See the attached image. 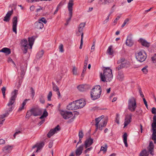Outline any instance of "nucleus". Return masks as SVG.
<instances>
[{
  "mask_svg": "<svg viewBox=\"0 0 156 156\" xmlns=\"http://www.w3.org/2000/svg\"><path fill=\"white\" fill-rule=\"evenodd\" d=\"M152 129L153 131L151 139L156 144V115H154L153 117V122L151 124Z\"/></svg>",
  "mask_w": 156,
  "mask_h": 156,
  "instance_id": "20e7f679",
  "label": "nucleus"
},
{
  "mask_svg": "<svg viewBox=\"0 0 156 156\" xmlns=\"http://www.w3.org/2000/svg\"><path fill=\"white\" fill-rule=\"evenodd\" d=\"M101 120V119L99 117H98V118L95 119V121L96 122V124L95 125L96 127V129H98V124Z\"/></svg>",
  "mask_w": 156,
  "mask_h": 156,
  "instance_id": "c9c22d12",
  "label": "nucleus"
},
{
  "mask_svg": "<svg viewBox=\"0 0 156 156\" xmlns=\"http://www.w3.org/2000/svg\"><path fill=\"white\" fill-rule=\"evenodd\" d=\"M147 66H146L144 67L142 69V71L145 74H147V72H148L147 69Z\"/></svg>",
  "mask_w": 156,
  "mask_h": 156,
  "instance_id": "09e8293b",
  "label": "nucleus"
},
{
  "mask_svg": "<svg viewBox=\"0 0 156 156\" xmlns=\"http://www.w3.org/2000/svg\"><path fill=\"white\" fill-rule=\"evenodd\" d=\"M48 115V113L46 110L44 111L42 115L40 117V119H42L44 117H46Z\"/></svg>",
  "mask_w": 156,
  "mask_h": 156,
  "instance_id": "58836bf2",
  "label": "nucleus"
},
{
  "mask_svg": "<svg viewBox=\"0 0 156 156\" xmlns=\"http://www.w3.org/2000/svg\"><path fill=\"white\" fill-rule=\"evenodd\" d=\"M100 77L102 81L110 82L113 78L112 70L109 68H105L103 73H101Z\"/></svg>",
  "mask_w": 156,
  "mask_h": 156,
  "instance_id": "f257e3e1",
  "label": "nucleus"
},
{
  "mask_svg": "<svg viewBox=\"0 0 156 156\" xmlns=\"http://www.w3.org/2000/svg\"><path fill=\"white\" fill-rule=\"evenodd\" d=\"M88 58L87 56H86L85 58V60H84V66H87V65L88 62Z\"/></svg>",
  "mask_w": 156,
  "mask_h": 156,
  "instance_id": "8fccbe9b",
  "label": "nucleus"
},
{
  "mask_svg": "<svg viewBox=\"0 0 156 156\" xmlns=\"http://www.w3.org/2000/svg\"><path fill=\"white\" fill-rule=\"evenodd\" d=\"M73 72L74 75H76L77 74V70L76 69L75 67V66H74L73 67Z\"/></svg>",
  "mask_w": 156,
  "mask_h": 156,
  "instance_id": "4d7b16f0",
  "label": "nucleus"
},
{
  "mask_svg": "<svg viewBox=\"0 0 156 156\" xmlns=\"http://www.w3.org/2000/svg\"><path fill=\"white\" fill-rule=\"evenodd\" d=\"M121 63L123 66V67H127L129 66V62L125 60V58H121L120 60H119L117 62L118 64Z\"/></svg>",
  "mask_w": 156,
  "mask_h": 156,
  "instance_id": "dca6fc26",
  "label": "nucleus"
},
{
  "mask_svg": "<svg viewBox=\"0 0 156 156\" xmlns=\"http://www.w3.org/2000/svg\"><path fill=\"white\" fill-rule=\"evenodd\" d=\"M9 114V112H7L2 115H0V124H3V122L5 120L4 118L7 117Z\"/></svg>",
  "mask_w": 156,
  "mask_h": 156,
  "instance_id": "bb28decb",
  "label": "nucleus"
},
{
  "mask_svg": "<svg viewBox=\"0 0 156 156\" xmlns=\"http://www.w3.org/2000/svg\"><path fill=\"white\" fill-rule=\"evenodd\" d=\"M52 85H53V87H52L53 90L54 91H56L59 90L58 87H57V86L55 85V84L54 82H52Z\"/></svg>",
  "mask_w": 156,
  "mask_h": 156,
  "instance_id": "a19ab883",
  "label": "nucleus"
},
{
  "mask_svg": "<svg viewBox=\"0 0 156 156\" xmlns=\"http://www.w3.org/2000/svg\"><path fill=\"white\" fill-rule=\"evenodd\" d=\"M30 100V99H25L22 103L21 106L19 108L18 111H20L23 109L24 108V106L26 105L27 101Z\"/></svg>",
  "mask_w": 156,
  "mask_h": 156,
  "instance_id": "473e14b6",
  "label": "nucleus"
},
{
  "mask_svg": "<svg viewBox=\"0 0 156 156\" xmlns=\"http://www.w3.org/2000/svg\"><path fill=\"white\" fill-rule=\"evenodd\" d=\"M11 63L14 67L16 68V65L14 62L12 60V59L10 58V63Z\"/></svg>",
  "mask_w": 156,
  "mask_h": 156,
  "instance_id": "69168bd1",
  "label": "nucleus"
},
{
  "mask_svg": "<svg viewBox=\"0 0 156 156\" xmlns=\"http://www.w3.org/2000/svg\"><path fill=\"white\" fill-rule=\"evenodd\" d=\"M39 100L42 104H44L45 102L44 96L43 94L40 95L39 96Z\"/></svg>",
  "mask_w": 156,
  "mask_h": 156,
  "instance_id": "4c0bfd02",
  "label": "nucleus"
},
{
  "mask_svg": "<svg viewBox=\"0 0 156 156\" xmlns=\"http://www.w3.org/2000/svg\"><path fill=\"white\" fill-rule=\"evenodd\" d=\"M10 19V11H9L6 16L4 18L3 20L4 21L7 22H9Z\"/></svg>",
  "mask_w": 156,
  "mask_h": 156,
  "instance_id": "72a5a7b5",
  "label": "nucleus"
},
{
  "mask_svg": "<svg viewBox=\"0 0 156 156\" xmlns=\"http://www.w3.org/2000/svg\"><path fill=\"white\" fill-rule=\"evenodd\" d=\"M83 136V134L82 131H80L79 133V138H82Z\"/></svg>",
  "mask_w": 156,
  "mask_h": 156,
  "instance_id": "864d4df0",
  "label": "nucleus"
},
{
  "mask_svg": "<svg viewBox=\"0 0 156 156\" xmlns=\"http://www.w3.org/2000/svg\"><path fill=\"white\" fill-rule=\"evenodd\" d=\"M105 147L101 146V151H103L104 152H105L107 150V145L106 144H105Z\"/></svg>",
  "mask_w": 156,
  "mask_h": 156,
  "instance_id": "37998d69",
  "label": "nucleus"
},
{
  "mask_svg": "<svg viewBox=\"0 0 156 156\" xmlns=\"http://www.w3.org/2000/svg\"><path fill=\"white\" fill-rule=\"evenodd\" d=\"M124 74L122 72L119 71L118 72L117 78L119 80L121 81L123 80L124 79Z\"/></svg>",
  "mask_w": 156,
  "mask_h": 156,
  "instance_id": "cd10ccee",
  "label": "nucleus"
},
{
  "mask_svg": "<svg viewBox=\"0 0 156 156\" xmlns=\"http://www.w3.org/2000/svg\"><path fill=\"white\" fill-rule=\"evenodd\" d=\"M114 0H104V2H103V3L105 4H108L112 2Z\"/></svg>",
  "mask_w": 156,
  "mask_h": 156,
  "instance_id": "de8ad7c7",
  "label": "nucleus"
},
{
  "mask_svg": "<svg viewBox=\"0 0 156 156\" xmlns=\"http://www.w3.org/2000/svg\"><path fill=\"white\" fill-rule=\"evenodd\" d=\"M38 21L41 22V23L43 22L45 24H46L47 22V20L44 17H42L41 19L39 20Z\"/></svg>",
  "mask_w": 156,
  "mask_h": 156,
  "instance_id": "49530a36",
  "label": "nucleus"
},
{
  "mask_svg": "<svg viewBox=\"0 0 156 156\" xmlns=\"http://www.w3.org/2000/svg\"><path fill=\"white\" fill-rule=\"evenodd\" d=\"M21 133V132L20 131H18L16 132L13 135V136L14 137V138H15L16 137V136L17 135L20 134Z\"/></svg>",
  "mask_w": 156,
  "mask_h": 156,
  "instance_id": "338daca9",
  "label": "nucleus"
},
{
  "mask_svg": "<svg viewBox=\"0 0 156 156\" xmlns=\"http://www.w3.org/2000/svg\"><path fill=\"white\" fill-rule=\"evenodd\" d=\"M39 8H38L36 9V12H40L41 10H42L43 9V7H41V6H39Z\"/></svg>",
  "mask_w": 156,
  "mask_h": 156,
  "instance_id": "774afa93",
  "label": "nucleus"
},
{
  "mask_svg": "<svg viewBox=\"0 0 156 156\" xmlns=\"http://www.w3.org/2000/svg\"><path fill=\"white\" fill-rule=\"evenodd\" d=\"M126 44V45L130 47L133 44V41L130 35L127 36Z\"/></svg>",
  "mask_w": 156,
  "mask_h": 156,
  "instance_id": "6ab92c4d",
  "label": "nucleus"
},
{
  "mask_svg": "<svg viewBox=\"0 0 156 156\" xmlns=\"http://www.w3.org/2000/svg\"><path fill=\"white\" fill-rule=\"evenodd\" d=\"M33 115L34 116L40 115L42 113L41 110L38 108H31Z\"/></svg>",
  "mask_w": 156,
  "mask_h": 156,
  "instance_id": "f8f14e48",
  "label": "nucleus"
},
{
  "mask_svg": "<svg viewBox=\"0 0 156 156\" xmlns=\"http://www.w3.org/2000/svg\"><path fill=\"white\" fill-rule=\"evenodd\" d=\"M21 44L22 49L23 50V53H26L28 49L30 48L27 41L26 39L22 40L21 41Z\"/></svg>",
  "mask_w": 156,
  "mask_h": 156,
  "instance_id": "0eeeda50",
  "label": "nucleus"
},
{
  "mask_svg": "<svg viewBox=\"0 0 156 156\" xmlns=\"http://www.w3.org/2000/svg\"><path fill=\"white\" fill-rule=\"evenodd\" d=\"M72 14L73 13H72L71 15L69 13V17L66 21V22L67 23H68L70 21L72 17Z\"/></svg>",
  "mask_w": 156,
  "mask_h": 156,
  "instance_id": "052dcab7",
  "label": "nucleus"
},
{
  "mask_svg": "<svg viewBox=\"0 0 156 156\" xmlns=\"http://www.w3.org/2000/svg\"><path fill=\"white\" fill-rule=\"evenodd\" d=\"M30 90H31V92L32 95V98H34V97L35 95V91L33 89V88L32 87L30 88Z\"/></svg>",
  "mask_w": 156,
  "mask_h": 156,
  "instance_id": "603ef678",
  "label": "nucleus"
},
{
  "mask_svg": "<svg viewBox=\"0 0 156 156\" xmlns=\"http://www.w3.org/2000/svg\"><path fill=\"white\" fill-rule=\"evenodd\" d=\"M27 64L26 63L24 64V66H21V72L20 73L21 77L22 78H23V76L25 74V73L27 68Z\"/></svg>",
  "mask_w": 156,
  "mask_h": 156,
  "instance_id": "b1692460",
  "label": "nucleus"
},
{
  "mask_svg": "<svg viewBox=\"0 0 156 156\" xmlns=\"http://www.w3.org/2000/svg\"><path fill=\"white\" fill-rule=\"evenodd\" d=\"M18 94V90L15 89L11 93L10 97V106L12 105L15 102Z\"/></svg>",
  "mask_w": 156,
  "mask_h": 156,
  "instance_id": "9d476101",
  "label": "nucleus"
},
{
  "mask_svg": "<svg viewBox=\"0 0 156 156\" xmlns=\"http://www.w3.org/2000/svg\"><path fill=\"white\" fill-rule=\"evenodd\" d=\"M127 135L126 133H125L123 136V142L125 144L126 147H127L128 146L127 143Z\"/></svg>",
  "mask_w": 156,
  "mask_h": 156,
  "instance_id": "7c9ffc66",
  "label": "nucleus"
},
{
  "mask_svg": "<svg viewBox=\"0 0 156 156\" xmlns=\"http://www.w3.org/2000/svg\"><path fill=\"white\" fill-rule=\"evenodd\" d=\"M32 115H33L31 109L28 111L26 116V118H29Z\"/></svg>",
  "mask_w": 156,
  "mask_h": 156,
  "instance_id": "ea45409f",
  "label": "nucleus"
},
{
  "mask_svg": "<svg viewBox=\"0 0 156 156\" xmlns=\"http://www.w3.org/2000/svg\"><path fill=\"white\" fill-rule=\"evenodd\" d=\"M109 16H108L106 18V19H105V20L103 21V24H105L108 22V20H109Z\"/></svg>",
  "mask_w": 156,
  "mask_h": 156,
  "instance_id": "0e129e2a",
  "label": "nucleus"
},
{
  "mask_svg": "<svg viewBox=\"0 0 156 156\" xmlns=\"http://www.w3.org/2000/svg\"><path fill=\"white\" fill-rule=\"evenodd\" d=\"M123 67L122 64L121 63L120 65L118 67L116 68V69L118 70H119L122 69L123 68Z\"/></svg>",
  "mask_w": 156,
  "mask_h": 156,
  "instance_id": "bf43d9fd",
  "label": "nucleus"
},
{
  "mask_svg": "<svg viewBox=\"0 0 156 156\" xmlns=\"http://www.w3.org/2000/svg\"><path fill=\"white\" fill-rule=\"evenodd\" d=\"M23 79L22 77H21V78H20L19 80V85L17 86V88L18 89H19L20 87V86L21 85V84L22 82V80Z\"/></svg>",
  "mask_w": 156,
  "mask_h": 156,
  "instance_id": "6e6d98bb",
  "label": "nucleus"
},
{
  "mask_svg": "<svg viewBox=\"0 0 156 156\" xmlns=\"http://www.w3.org/2000/svg\"><path fill=\"white\" fill-rule=\"evenodd\" d=\"M52 96V93L51 91H50L48 94L47 98L48 100L50 101L51 100V98Z\"/></svg>",
  "mask_w": 156,
  "mask_h": 156,
  "instance_id": "a18cd8bd",
  "label": "nucleus"
},
{
  "mask_svg": "<svg viewBox=\"0 0 156 156\" xmlns=\"http://www.w3.org/2000/svg\"><path fill=\"white\" fill-rule=\"evenodd\" d=\"M128 108L131 112H134L135 110L136 107L135 99L132 98L128 101Z\"/></svg>",
  "mask_w": 156,
  "mask_h": 156,
  "instance_id": "39448f33",
  "label": "nucleus"
},
{
  "mask_svg": "<svg viewBox=\"0 0 156 156\" xmlns=\"http://www.w3.org/2000/svg\"><path fill=\"white\" fill-rule=\"evenodd\" d=\"M44 54V51L43 50H41L38 52L36 55V57L37 58H41Z\"/></svg>",
  "mask_w": 156,
  "mask_h": 156,
  "instance_id": "f704fd0d",
  "label": "nucleus"
},
{
  "mask_svg": "<svg viewBox=\"0 0 156 156\" xmlns=\"http://www.w3.org/2000/svg\"><path fill=\"white\" fill-rule=\"evenodd\" d=\"M112 48V46L110 45L108 47L107 51V53L109 55H113L114 54V51L113 50Z\"/></svg>",
  "mask_w": 156,
  "mask_h": 156,
  "instance_id": "c85d7f7f",
  "label": "nucleus"
},
{
  "mask_svg": "<svg viewBox=\"0 0 156 156\" xmlns=\"http://www.w3.org/2000/svg\"><path fill=\"white\" fill-rule=\"evenodd\" d=\"M151 112L154 114H156V108L154 107L152 108Z\"/></svg>",
  "mask_w": 156,
  "mask_h": 156,
  "instance_id": "680f3d73",
  "label": "nucleus"
},
{
  "mask_svg": "<svg viewBox=\"0 0 156 156\" xmlns=\"http://www.w3.org/2000/svg\"><path fill=\"white\" fill-rule=\"evenodd\" d=\"M63 48V45L62 44H60L59 46V51L61 52H63L64 51Z\"/></svg>",
  "mask_w": 156,
  "mask_h": 156,
  "instance_id": "c03bdc74",
  "label": "nucleus"
},
{
  "mask_svg": "<svg viewBox=\"0 0 156 156\" xmlns=\"http://www.w3.org/2000/svg\"><path fill=\"white\" fill-rule=\"evenodd\" d=\"M101 92V87L100 85H97L92 89L90 93L91 99L95 100L100 98Z\"/></svg>",
  "mask_w": 156,
  "mask_h": 156,
  "instance_id": "f03ea898",
  "label": "nucleus"
},
{
  "mask_svg": "<svg viewBox=\"0 0 156 156\" xmlns=\"http://www.w3.org/2000/svg\"><path fill=\"white\" fill-rule=\"evenodd\" d=\"M2 151L5 153H8L10 151V146L8 145L4 147L2 149Z\"/></svg>",
  "mask_w": 156,
  "mask_h": 156,
  "instance_id": "2f4dec72",
  "label": "nucleus"
},
{
  "mask_svg": "<svg viewBox=\"0 0 156 156\" xmlns=\"http://www.w3.org/2000/svg\"><path fill=\"white\" fill-rule=\"evenodd\" d=\"M37 147H39L40 149H41L44 146V143L43 141L41 142L40 143H37Z\"/></svg>",
  "mask_w": 156,
  "mask_h": 156,
  "instance_id": "79ce46f5",
  "label": "nucleus"
},
{
  "mask_svg": "<svg viewBox=\"0 0 156 156\" xmlns=\"http://www.w3.org/2000/svg\"><path fill=\"white\" fill-rule=\"evenodd\" d=\"M83 44V36H82V38L80 40V46L79 48L80 49H81L82 48V46Z\"/></svg>",
  "mask_w": 156,
  "mask_h": 156,
  "instance_id": "13d9d810",
  "label": "nucleus"
},
{
  "mask_svg": "<svg viewBox=\"0 0 156 156\" xmlns=\"http://www.w3.org/2000/svg\"><path fill=\"white\" fill-rule=\"evenodd\" d=\"M83 145H82L77 148L75 152L76 156H79L81 154L83 149Z\"/></svg>",
  "mask_w": 156,
  "mask_h": 156,
  "instance_id": "393cba45",
  "label": "nucleus"
},
{
  "mask_svg": "<svg viewBox=\"0 0 156 156\" xmlns=\"http://www.w3.org/2000/svg\"><path fill=\"white\" fill-rule=\"evenodd\" d=\"M79 114V112H75V113L74 114V115L72 118L69 119L68 120V123H71V122H73L74 121V119L75 118V115H78Z\"/></svg>",
  "mask_w": 156,
  "mask_h": 156,
  "instance_id": "e433bc0d",
  "label": "nucleus"
},
{
  "mask_svg": "<svg viewBox=\"0 0 156 156\" xmlns=\"http://www.w3.org/2000/svg\"><path fill=\"white\" fill-rule=\"evenodd\" d=\"M5 87H3L2 89V93L3 96L4 98L5 97Z\"/></svg>",
  "mask_w": 156,
  "mask_h": 156,
  "instance_id": "3c124183",
  "label": "nucleus"
},
{
  "mask_svg": "<svg viewBox=\"0 0 156 156\" xmlns=\"http://www.w3.org/2000/svg\"><path fill=\"white\" fill-rule=\"evenodd\" d=\"M67 109L69 110H73L78 109V107L75 101L70 103L67 106Z\"/></svg>",
  "mask_w": 156,
  "mask_h": 156,
  "instance_id": "4468645a",
  "label": "nucleus"
},
{
  "mask_svg": "<svg viewBox=\"0 0 156 156\" xmlns=\"http://www.w3.org/2000/svg\"><path fill=\"white\" fill-rule=\"evenodd\" d=\"M0 52H2L5 54V55H7L10 54V49L7 48H4L0 50Z\"/></svg>",
  "mask_w": 156,
  "mask_h": 156,
  "instance_id": "c756f323",
  "label": "nucleus"
},
{
  "mask_svg": "<svg viewBox=\"0 0 156 156\" xmlns=\"http://www.w3.org/2000/svg\"><path fill=\"white\" fill-rule=\"evenodd\" d=\"M93 139L91 138L90 137L87 139L85 141L83 146H84L85 148H87L88 147H90L92 144L93 142Z\"/></svg>",
  "mask_w": 156,
  "mask_h": 156,
  "instance_id": "f3484780",
  "label": "nucleus"
},
{
  "mask_svg": "<svg viewBox=\"0 0 156 156\" xmlns=\"http://www.w3.org/2000/svg\"><path fill=\"white\" fill-rule=\"evenodd\" d=\"M132 116V115L131 114L129 115H126L124 127L126 126L131 122Z\"/></svg>",
  "mask_w": 156,
  "mask_h": 156,
  "instance_id": "2eb2a0df",
  "label": "nucleus"
},
{
  "mask_svg": "<svg viewBox=\"0 0 156 156\" xmlns=\"http://www.w3.org/2000/svg\"><path fill=\"white\" fill-rule=\"evenodd\" d=\"M75 102L78 107V109L83 108L86 105V102L83 99L76 100Z\"/></svg>",
  "mask_w": 156,
  "mask_h": 156,
  "instance_id": "a211bd4d",
  "label": "nucleus"
},
{
  "mask_svg": "<svg viewBox=\"0 0 156 156\" xmlns=\"http://www.w3.org/2000/svg\"><path fill=\"white\" fill-rule=\"evenodd\" d=\"M143 98V100L144 102V104L146 107L147 108H148V105H147V102L146 101L145 99L144 98V97Z\"/></svg>",
  "mask_w": 156,
  "mask_h": 156,
  "instance_id": "e2e57ef3",
  "label": "nucleus"
},
{
  "mask_svg": "<svg viewBox=\"0 0 156 156\" xmlns=\"http://www.w3.org/2000/svg\"><path fill=\"white\" fill-rule=\"evenodd\" d=\"M85 24L86 23H81L80 24L78 28V30L76 33V35L77 36H79L81 35V38H82V36H83V30Z\"/></svg>",
  "mask_w": 156,
  "mask_h": 156,
  "instance_id": "1a4fd4ad",
  "label": "nucleus"
},
{
  "mask_svg": "<svg viewBox=\"0 0 156 156\" xmlns=\"http://www.w3.org/2000/svg\"><path fill=\"white\" fill-rule=\"evenodd\" d=\"M37 37L36 36H33L31 37H29L28 41L29 45L30 46V48H32V46L34 44V41Z\"/></svg>",
  "mask_w": 156,
  "mask_h": 156,
  "instance_id": "412c9836",
  "label": "nucleus"
},
{
  "mask_svg": "<svg viewBox=\"0 0 156 156\" xmlns=\"http://www.w3.org/2000/svg\"><path fill=\"white\" fill-rule=\"evenodd\" d=\"M17 18L16 16H14L12 20V30L15 33L17 34Z\"/></svg>",
  "mask_w": 156,
  "mask_h": 156,
  "instance_id": "9b49d317",
  "label": "nucleus"
},
{
  "mask_svg": "<svg viewBox=\"0 0 156 156\" xmlns=\"http://www.w3.org/2000/svg\"><path fill=\"white\" fill-rule=\"evenodd\" d=\"M129 21V19H126L125 20L123 24L122 25L121 27H124Z\"/></svg>",
  "mask_w": 156,
  "mask_h": 156,
  "instance_id": "5fc2aeb1",
  "label": "nucleus"
},
{
  "mask_svg": "<svg viewBox=\"0 0 156 156\" xmlns=\"http://www.w3.org/2000/svg\"><path fill=\"white\" fill-rule=\"evenodd\" d=\"M146 57V54L145 52L143 53L141 51H140L136 54V59L140 62L144 61Z\"/></svg>",
  "mask_w": 156,
  "mask_h": 156,
  "instance_id": "423d86ee",
  "label": "nucleus"
},
{
  "mask_svg": "<svg viewBox=\"0 0 156 156\" xmlns=\"http://www.w3.org/2000/svg\"><path fill=\"white\" fill-rule=\"evenodd\" d=\"M60 113L63 118L65 119H68L72 117L73 115L71 112L68 111H62Z\"/></svg>",
  "mask_w": 156,
  "mask_h": 156,
  "instance_id": "6e6552de",
  "label": "nucleus"
},
{
  "mask_svg": "<svg viewBox=\"0 0 156 156\" xmlns=\"http://www.w3.org/2000/svg\"><path fill=\"white\" fill-rule=\"evenodd\" d=\"M35 27L37 29H42L44 27V24L40 21L36 22L34 24Z\"/></svg>",
  "mask_w": 156,
  "mask_h": 156,
  "instance_id": "5701e85b",
  "label": "nucleus"
},
{
  "mask_svg": "<svg viewBox=\"0 0 156 156\" xmlns=\"http://www.w3.org/2000/svg\"><path fill=\"white\" fill-rule=\"evenodd\" d=\"M138 41L140 43L142 46L148 48L150 45V43L147 42L146 40L142 38H140Z\"/></svg>",
  "mask_w": 156,
  "mask_h": 156,
  "instance_id": "aec40b11",
  "label": "nucleus"
},
{
  "mask_svg": "<svg viewBox=\"0 0 156 156\" xmlns=\"http://www.w3.org/2000/svg\"><path fill=\"white\" fill-rule=\"evenodd\" d=\"M87 85L86 84L80 85L77 87L78 89L80 91H84L87 89Z\"/></svg>",
  "mask_w": 156,
  "mask_h": 156,
  "instance_id": "a878e982",
  "label": "nucleus"
},
{
  "mask_svg": "<svg viewBox=\"0 0 156 156\" xmlns=\"http://www.w3.org/2000/svg\"><path fill=\"white\" fill-rule=\"evenodd\" d=\"M154 146L152 141L150 142L149 146L147 147L148 151L146 150H143L140 154V156H148L149 152L150 154L153 155H154Z\"/></svg>",
  "mask_w": 156,
  "mask_h": 156,
  "instance_id": "7ed1b4c3",
  "label": "nucleus"
},
{
  "mask_svg": "<svg viewBox=\"0 0 156 156\" xmlns=\"http://www.w3.org/2000/svg\"><path fill=\"white\" fill-rule=\"evenodd\" d=\"M73 0H69L68 3V7L70 14L71 15L73 13Z\"/></svg>",
  "mask_w": 156,
  "mask_h": 156,
  "instance_id": "4be33fe9",
  "label": "nucleus"
},
{
  "mask_svg": "<svg viewBox=\"0 0 156 156\" xmlns=\"http://www.w3.org/2000/svg\"><path fill=\"white\" fill-rule=\"evenodd\" d=\"M60 129L59 125H58L53 129H52L50 130L49 132L47 134V136L48 138H50L51 136L53 135L57 131H59Z\"/></svg>",
  "mask_w": 156,
  "mask_h": 156,
  "instance_id": "ddd939ff",
  "label": "nucleus"
}]
</instances>
